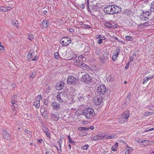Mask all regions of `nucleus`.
<instances>
[{"mask_svg": "<svg viewBox=\"0 0 154 154\" xmlns=\"http://www.w3.org/2000/svg\"><path fill=\"white\" fill-rule=\"evenodd\" d=\"M83 115L88 119H90L93 117L95 113L93 109L88 108L84 109L83 111Z\"/></svg>", "mask_w": 154, "mask_h": 154, "instance_id": "nucleus-1", "label": "nucleus"}, {"mask_svg": "<svg viewBox=\"0 0 154 154\" xmlns=\"http://www.w3.org/2000/svg\"><path fill=\"white\" fill-rule=\"evenodd\" d=\"M70 56L68 58V60H71L73 59L74 64L76 66L79 67L80 62L79 61V60L75 59V58H76L77 57V55L74 52H72L70 54Z\"/></svg>", "mask_w": 154, "mask_h": 154, "instance_id": "nucleus-2", "label": "nucleus"}, {"mask_svg": "<svg viewBox=\"0 0 154 154\" xmlns=\"http://www.w3.org/2000/svg\"><path fill=\"white\" fill-rule=\"evenodd\" d=\"M92 79L91 76L88 74L83 75L81 78V81L86 84L90 83Z\"/></svg>", "mask_w": 154, "mask_h": 154, "instance_id": "nucleus-3", "label": "nucleus"}, {"mask_svg": "<svg viewBox=\"0 0 154 154\" xmlns=\"http://www.w3.org/2000/svg\"><path fill=\"white\" fill-rule=\"evenodd\" d=\"M67 81L68 84L75 85L77 84L78 79L73 76H70L68 78Z\"/></svg>", "mask_w": 154, "mask_h": 154, "instance_id": "nucleus-4", "label": "nucleus"}, {"mask_svg": "<svg viewBox=\"0 0 154 154\" xmlns=\"http://www.w3.org/2000/svg\"><path fill=\"white\" fill-rule=\"evenodd\" d=\"M71 41V39L70 38L64 37L61 39L60 43L63 46H67L70 43Z\"/></svg>", "mask_w": 154, "mask_h": 154, "instance_id": "nucleus-5", "label": "nucleus"}, {"mask_svg": "<svg viewBox=\"0 0 154 154\" xmlns=\"http://www.w3.org/2000/svg\"><path fill=\"white\" fill-rule=\"evenodd\" d=\"M106 87L104 85H99L97 87V91L99 94H104L106 92Z\"/></svg>", "mask_w": 154, "mask_h": 154, "instance_id": "nucleus-6", "label": "nucleus"}, {"mask_svg": "<svg viewBox=\"0 0 154 154\" xmlns=\"http://www.w3.org/2000/svg\"><path fill=\"white\" fill-rule=\"evenodd\" d=\"M150 14L151 12L149 11H143L140 16V18L142 20L146 21L148 20Z\"/></svg>", "mask_w": 154, "mask_h": 154, "instance_id": "nucleus-7", "label": "nucleus"}, {"mask_svg": "<svg viewBox=\"0 0 154 154\" xmlns=\"http://www.w3.org/2000/svg\"><path fill=\"white\" fill-rule=\"evenodd\" d=\"M103 52V54L102 56L100 55V60L102 63H104L106 62L108 58L109 55V53L108 52Z\"/></svg>", "mask_w": 154, "mask_h": 154, "instance_id": "nucleus-8", "label": "nucleus"}, {"mask_svg": "<svg viewBox=\"0 0 154 154\" xmlns=\"http://www.w3.org/2000/svg\"><path fill=\"white\" fill-rule=\"evenodd\" d=\"M63 138V137L61 136L59 140L57 143L56 146H55V147L57 148L58 153H61V144L63 142L62 140Z\"/></svg>", "mask_w": 154, "mask_h": 154, "instance_id": "nucleus-9", "label": "nucleus"}, {"mask_svg": "<svg viewBox=\"0 0 154 154\" xmlns=\"http://www.w3.org/2000/svg\"><path fill=\"white\" fill-rule=\"evenodd\" d=\"M103 100L102 97L99 96L94 98V102L96 105H100L102 103Z\"/></svg>", "mask_w": 154, "mask_h": 154, "instance_id": "nucleus-10", "label": "nucleus"}, {"mask_svg": "<svg viewBox=\"0 0 154 154\" xmlns=\"http://www.w3.org/2000/svg\"><path fill=\"white\" fill-rule=\"evenodd\" d=\"M51 106L53 107V109L56 110L59 109L60 106V104L55 101L52 102Z\"/></svg>", "mask_w": 154, "mask_h": 154, "instance_id": "nucleus-11", "label": "nucleus"}, {"mask_svg": "<svg viewBox=\"0 0 154 154\" xmlns=\"http://www.w3.org/2000/svg\"><path fill=\"white\" fill-rule=\"evenodd\" d=\"M120 51V48H118L116 49L115 52L113 53L112 59L113 61H114L117 60Z\"/></svg>", "mask_w": 154, "mask_h": 154, "instance_id": "nucleus-12", "label": "nucleus"}, {"mask_svg": "<svg viewBox=\"0 0 154 154\" xmlns=\"http://www.w3.org/2000/svg\"><path fill=\"white\" fill-rule=\"evenodd\" d=\"M105 26L107 28H116L117 27L116 25L113 22H106Z\"/></svg>", "mask_w": 154, "mask_h": 154, "instance_id": "nucleus-13", "label": "nucleus"}, {"mask_svg": "<svg viewBox=\"0 0 154 154\" xmlns=\"http://www.w3.org/2000/svg\"><path fill=\"white\" fill-rule=\"evenodd\" d=\"M112 14L119 13L121 11V8L118 6L112 5Z\"/></svg>", "mask_w": 154, "mask_h": 154, "instance_id": "nucleus-14", "label": "nucleus"}, {"mask_svg": "<svg viewBox=\"0 0 154 154\" xmlns=\"http://www.w3.org/2000/svg\"><path fill=\"white\" fill-rule=\"evenodd\" d=\"M150 23L148 22H145L144 23H140L138 26L141 29H144L150 26Z\"/></svg>", "mask_w": 154, "mask_h": 154, "instance_id": "nucleus-15", "label": "nucleus"}, {"mask_svg": "<svg viewBox=\"0 0 154 154\" xmlns=\"http://www.w3.org/2000/svg\"><path fill=\"white\" fill-rule=\"evenodd\" d=\"M64 85V83L62 81H60L56 85V88L57 90H60L62 89Z\"/></svg>", "mask_w": 154, "mask_h": 154, "instance_id": "nucleus-16", "label": "nucleus"}, {"mask_svg": "<svg viewBox=\"0 0 154 154\" xmlns=\"http://www.w3.org/2000/svg\"><path fill=\"white\" fill-rule=\"evenodd\" d=\"M49 22L46 20L44 19L42 22L41 27L42 28H46L49 25Z\"/></svg>", "mask_w": 154, "mask_h": 154, "instance_id": "nucleus-17", "label": "nucleus"}, {"mask_svg": "<svg viewBox=\"0 0 154 154\" xmlns=\"http://www.w3.org/2000/svg\"><path fill=\"white\" fill-rule=\"evenodd\" d=\"M118 121L119 123L123 124L126 122L127 120L126 118H124V117L121 115L119 116Z\"/></svg>", "mask_w": 154, "mask_h": 154, "instance_id": "nucleus-18", "label": "nucleus"}, {"mask_svg": "<svg viewBox=\"0 0 154 154\" xmlns=\"http://www.w3.org/2000/svg\"><path fill=\"white\" fill-rule=\"evenodd\" d=\"M154 77V75H152L151 76H147L145 77L143 79V84H144L146 83L148 80L151 79Z\"/></svg>", "mask_w": 154, "mask_h": 154, "instance_id": "nucleus-19", "label": "nucleus"}, {"mask_svg": "<svg viewBox=\"0 0 154 154\" xmlns=\"http://www.w3.org/2000/svg\"><path fill=\"white\" fill-rule=\"evenodd\" d=\"M3 135L4 138L6 140H8L10 138L8 132L6 130H4L3 132Z\"/></svg>", "mask_w": 154, "mask_h": 154, "instance_id": "nucleus-20", "label": "nucleus"}, {"mask_svg": "<svg viewBox=\"0 0 154 154\" xmlns=\"http://www.w3.org/2000/svg\"><path fill=\"white\" fill-rule=\"evenodd\" d=\"M110 6L108 5L104 9V12L108 14H111V11H110Z\"/></svg>", "mask_w": 154, "mask_h": 154, "instance_id": "nucleus-21", "label": "nucleus"}, {"mask_svg": "<svg viewBox=\"0 0 154 154\" xmlns=\"http://www.w3.org/2000/svg\"><path fill=\"white\" fill-rule=\"evenodd\" d=\"M121 115L124 117V118H126L127 120H128V119L129 116V112L128 111H126L123 112L122 114Z\"/></svg>", "mask_w": 154, "mask_h": 154, "instance_id": "nucleus-22", "label": "nucleus"}, {"mask_svg": "<svg viewBox=\"0 0 154 154\" xmlns=\"http://www.w3.org/2000/svg\"><path fill=\"white\" fill-rule=\"evenodd\" d=\"M84 69H88L89 67L85 63H83L81 64L80 63L79 67Z\"/></svg>", "mask_w": 154, "mask_h": 154, "instance_id": "nucleus-23", "label": "nucleus"}, {"mask_svg": "<svg viewBox=\"0 0 154 154\" xmlns=\"http://www.w3.org/2000/svg\"><path fill=\"white\" fill-rule=\"evenodd\" d=\"M51 117L53 120L57 121L59 119V117L58 115L52 113L51 115Z\"/></svg>", "mask_w": 154, "mask_h": 154, "instance_id": "nucleus-24", "label": "nucleus"}, {"mask_svg": "<svg viewBox=\"0 0 154 154\" xmlns=\"http://www.w3.org/2000/svg\"><path fill=\"white\" fill-rule=\"evenodd\" d=\"M116 137V136L114 134L109 135L106 134V139H112Z\"/></svg>", "mask_w": 154, "mask_h": 154, "instance_id": "nucleus-25", "label": "nucleus"}, {"mask_svg": "<svg viewBox=\"0 0 154 154\" xmlns=\"http://www.w3.org/2000/svg\"><path fill=\"white\" fill-rule=\"evenodd\" d=\"M60 93H59L57 94V101L60 103H63V101L62 99L61 98V97L60 96Z\"/></svg>", "mask_w": 154, "mask_h": 154, "instance_id": "nucleus-26", "label": "nucleus"}, {"mask_svg": "<svg viewBox=\"0 0 154 154\" xmlns=\"http://www.w3.org/2000/svg\"><path fill=\"white\" fill-rule=\"evenodd\" d=\"M78 59L79 60V61L80 62L82 61L84 62L86 60L85 58L82 55L79 56L78 57Z\"/></svg>", "mask_w": 154, "mask_h": 154, "instance_id": "nucleus-27", "label": "nucleus"}, {"mask_svg": "<svg viewBox=\"0 0 154 154\" xmlns=\"http://www.w3.org/2000/svg\"><path fill=\"white\" fill-rule=\"evenodd\" d=\"M118 143H116L115 144V145L111 147L112 150L113 151H116L118 149Z\"/></svg>", "mask_w": 154, "mask_h": 154, "instance_id": "nucleus-28", "label": "nucleus"}, {"mask_svg": "<svg viewBox=\"0 0 154 154\" xmlns=\"http://www.w3.org/2000/svg\"><path fill=\"white\" fill-rule=\"evenodd\" d=\"M40 100H36L34 103L33 105L35 106L37 108H38L40 107Z\"/></svg>", "mask_w": 154, "mask_h": 154, "instance_id": "nucleus-29", "label": "nucleus"}, {"mask_svg": "<svg viewBox=\"0 0 154 154\" xmlns=\"http://www.w3.org/2000/svg\"><path fill=\"white\" fill-rule=\"evenodd\" d=\"M33 53V51L32 50H31L29 53L27 55V57L29 59H31L33 56L32 53Z\"/></svg>", "mask_w": 154, "mask_h": 154, "instance_id": "nucleus-30", "label": "nucleus"}, {"mask_svg": "<svg viewBox=\"0 0 154 154\" xmlns=\"http://www.w3.org/2000/svg\"><path fill=\"white\" fill-rule=\"evenodd\" d=\"M133 149L131 147H128L125 151V154H131L132 152Z\"/></svg>", "mask_w": 154, "mask_h": 154, "instance_id": "nucleus-31", "label": "nucleus"}, {"mask_svg": "<svg viewBox=\"0 0 154 154\" xmlns=\"http://www.w3.org/2000/svg\"><path fill=\"white\" fill-rule=\"evenodd\" d=\"M81 128V130H82L83 129V130L85 131H88V130L89 128H90L91 130H93L94 128V127L93 126H91L90 127L88 128H87L86 127H80L79 129Z\"/></svg>", "mask_w": 154, "mask_h": 154, "instance_id": "nucleus-32", "label": "nucleus"}, {"mask_svg": "<svg viewBox=\"0 0 154 154\" xmlns=\"http://www.w3.org/2000/svg\"><path fill=\"white\" fill-rule=\"evenodd\" d=\"M28 39L31 41L34 38L33 35L31 33L28 34Z\"/></svg>", "mask_w": 154, "mask_h": 154, "instance_id": "nucleus-33", "label": "nucleus"}, {"mask_svg": "<svg viewBox=\"0 0 154 154\" xmlns=\"http://www.w3.org/2000/svg\"><path fill=\"white\" fill-rule=\"evenodd\" d=\"M154 114V112H146L144 113V115L145 116H148Z\"/></svg>", "mask_w": 154, "mask_h": 154, "instance_id": "nucleus-34", "label": "nucleus"}, {"mask_svg": "<svg viewBox=\"0 0 154 154\" xmlns=\"http://www.w3.org/2000/svg\"><path fill=\"white\" fill-rule=\"evenodd\" d=\"M8 8L9 7H0V11H2L3 12L5 11L8 10Z\"/></svg>", "mask_w": 154, "mask_h": 154, "instance_id": "nucleus-35", "label": "nucleus"}, {"mask_svg": "<svg viewBox=\"0 0 154 154\" xmlns=\"http://www.w3.org/2000/svg\"><path fill=\"white\" fill-rule=\"evenodd\" d=\"M150 10L151 11L154 13V0L151 3Z\"/></svg>", "mask_w": 154, "mask_h": 154, "instance_id": "nucleus-36", "label": "nucleus"}, {"mask_svg": "<svg viewBox=\"0 0 154 154\" xmlns=\"http://www.w3.org/2000/svg\"><path fill=\"white\" fill-rule=\"evenodd\" d=\"M125 38L127 41H132L133 40V38L131 36H127L125 37Z\"/></svg>", "mask_w": 154, "mask_h": 154, "instance_id": "nucleus-37", "label": "nucleus"}, {"mask_svg": "<svg viewBox=\"0 0 154 154\" xmlns=\"http://www.w3.org/2000/svg\"><path fill=\"white\" fill-rule=\"evenodd\" d=\"M102 140L106 139V134L103 133L99 134Z\"/></svg>", "mask_w": 154, "mask_h": 154, "instance_id": "nucleus-38", "label": "nucleus"}, {"mask_svg": "<svg viewBox=\"0 0 154 154\" xmlns=\"http://www.w3.org/2000/svg\"><path fill=\"white\" fill-rule=\"evenodd\" d=\"M11 23L13 25L16 27L17 26V24H18V22L15 20H13Z\"/></svg>", "mask_w": 154, "mask_h": 154, "instance_id": "nucleus-39", "label": "nucleus"}, {"mask_svg": "<svg viewBox=\"0 0 154 154\" xmlns=\"http://www.w3.org/2000/svg\"><path fill=\"white\" fill-rule=\"evenodd\" d=\"M68 139L69 143H74V142L73 140L71 139L69 135H68Z\"/></svg>", "mask_w": 154, "mask_h": 154, "instance_id": "nucleus-40", "label": "nucleus"}, {"mask_svg": "<svg viewBox=\"0 0 154 154\" xmlns=\"http://www.w3.org/2000/svg\"><path fill=\"white\" fill-rule=\"evenodd\" d=\"M89 147V146L88 144H86L82 146V149H83L86 150Z\"/></svg>", "mask_w": 154, "mask_h": 154, "instance_id": "nucleus-41", "label": "nucleus"}, {"mask_svg": "<svg viewBox=\"0 0 154 154\" xmlns=\"http://www.w3.org/2000/svg\"><path fill=\"white\" fill-rule=\"evenodd\" d=\"M54 56L55 58L56 59H58L59 58V54L58 52H56L54 53Z\"/></svg>", "mask_w": 154, "mask_h": 154, "instance_id": "nucleus-42", "label": "nucleus"}, {"mask_svg": "<svg viewBox=\"0 0 154 154\" xmlns=\"http://www.w3.org/2000/svg\"><path fill=\"white\" fill-rule=\"evenodd\" d=\"M82 27L84 29H86V28H91V26L88 25L84 24Z\"/></svg>", "mask_w": 154, "mask_h": 154, "instance_id": "nucleus-43", "label": "nucleus"}, {"mask_svg": "<svg viewBox=\"0 0 154 154\" xmlns=\"http://www.w3.org/2000/svg\"><path fill=\"white\" fill-rule=\"evenodd\" d=\"M104 39V38H101L98 39L97 41V43L99 44H101L102 43L103 40Z\"/></svg>", "mask_w": 154, "mask_h": 154, "instance_id": "nucleus-44", "label": "nucleus"}, {"mask_svg": "<svg viewBox=\"0 0 154 154\" xmlns=\"http://www.w3.org/2000/svg\"><path fill=\"white\" fill-rule=\"evenodd\" d=\"M5 50L4 47L2 45L0 46V51L2 52H4Z\"/></svg>", "mask_w": 154, "mask_h": 154, "instance_id": "nucleus-45", "label": "nucleus"}, {"mask_svg": "<svg viewBox=\"0 0 154 154\" xmlns=\"http://www.w3.org/2000/svg\"><path fill=\"white\" fill-rule=\"evenodd\" d=\"M97 137V135L94 136L92 137L91 139L92 140H98V138Z\"/></svg>", "mask_w": 154, "mask_h": 154, "instance_id": "nucleus-46", "label": "nucleus"}, {"mask_svg": "<svg viewBox=\"0 0 154 154\" xmlns=\"http://www.w3.org/2000/svg\"><path fill=\"white\" fill-rule=\"evenodd\" d=\"M46 136H47L48 137H50V133L49 132V130H48V131H46V132H45Z\"/></svg>", "mask_w": 154, "mask_h": 154, "instance_id": "nucleus-47", "label": "nucleus"}, {"mask_svg": "<svg viewBox=\"0 0 154 154\" xmlns=\"http://www.w3.org/2000/svg\"><path fill=\"white\" fill-rule=\"evenodd\" d=\"M148 108L150 110H153L154 109V106L153 105H150L148 106Z\"/></svg>", "mask_w": 154, "mask_h": 154, "instance_id": "nucleus-48", "label": "nucleus"}, {"mask_svg": "<svg viewBox=\"0 0 154 154\" xmlns=\"http://www.w3.org/2000/svg\"><path fill=\"white\" fill-rule=\"evenodd\" d=\"M35 74H36L35 72H32L30 75V78H33L35 76Z\"/></svg>", "mask_w": 154, "mask_h": 154, "instance_id": "nucleus-49", "label": "nucleus"}, {"mask_svg": "<svg viewBox=\"0 0 154 154\" xmlns=\"http://www.w3.org/2000/svg\"><path fill=\"white\" fill-rule=\"evenodd\" d=\"M96 38L97 39H100L101 38H104V37H102L100 35H97L96 36Z\"/></svg>", "mask_w": 154, "mask_h": 154, "instance_id": "nucleus-50", "label": "nucleus"}, {"mask_svg": "<svg viewBox=\"0 0 154 154\" xmlns=\"http://www.w3.org/2000/svg\"><path fill=\"white\" fill-rule=\"evenodd\" d=\"M43 130L45 132H46V131H48L49 130L48 128L46 126H44Z\"/></svg>", "mask_w": 154, "mask_h": 154, "instance_id": "nucleus-51", "label": "nucleus"}, {"mask_svg": "<svg viewBox=\"0 0 154 154\" xmlns=\"http://www.w3.org/2000/svg\"><path fill=\"white\" fill-rule=\"evenodd\" d=\"M130 64V62H128V63H127L125 67V69H128L129 65Z\"/></svg>", "mask_w": 154, "mask_h": 154, "instance_id": "nucleus-52", "label": "nucleus"}, {"mask_svg": "<svg viewBox=\"0 0 154 154\" xmlns=\"http://www.w3.org/2000/svg\"><path fill=\"white\" fill-rule=\"evenodd\" d=\"M37 97L38 98V100H40L42 99V97L41 94L38 95L37 96Z\"/></svg>", "mask_w": 154, "mask_h": 154, "instance_id": "nucleus-53", "label": "nucleus"}, {"mask_svg": "<svg viewBox=\"0 0 154 154\" xmlns=\"http://www.w3.org/2000/svg\"><path fill=\"white\" fill-rule=\"evenodd\" d=\"M97 137H98L97 139L98 140H102L99 134L97 135Z\"/></svg>", "mask_w": 154, "mask_h": 154, "instance_id": "nucleus-54", "label": "nucleus"}, {"mask_svg": "<svg viewBox=\"0 0 154 154\" xmlns=\"http://www.w3.org/2000/svg\"><path fill=\"white\" fill-rule=\"evenodd\" d=\"M43 141L42 139H39L38 140L37 142L39 143H41Z\"/></svg>", "mask_w": 154, "mask_h": 154, "instance_id": "nucleus-55", "label": "nucleus"}, {"mask_svg": "<svg viewBox=\"0 0 154 154\" xmlns=\"http://www.w3.org/2000/svg\"><path fill=\"white\" fill-rule=\"evenodd\" d=\"M145 142H149V141L148 140H141V143H144Z\"/></svg>", "mask_w": 154, "mask_h": 154, "instance_id": "nucleus-56", "label": "nucleus"}, {"mask_svg": "<svg viewBox=\"0 0 154 154\" xmlns=\"http://www.w3.org/2000/svg\"><path fill=\"white\" fill-rule=\"evenodd\" d=\"M133 59H134L133 57H130V58H129V62L130 63L131 61H133Z\"/></svg>", "mask_w": 154, "mask_h": 154, "instance_id": "nucleus-57", "label": "nucleus"}, {"mask_svg": "<svg viewBox=\"0 0 154 154\" xmlns=\"http://www.w3.org/2000/svg\"><path fill=\"white\" fill-rule=\"evenodd\" d=\"M69 31L70 32H73L74 31V30L72 28H69Z\"/></svg>", "mask_w": 154, "mask_h": 154, "instance_id": "nucleus-58", "label": "nucleus"}, {"mask_svg": "<svg viewBox=\"0 0 154 154\" xmlns=\"http://www.w3.org/2000/svg\"><path fill=\"white\" fill-rule=\"evenodd\" d=\"M15 100H11V103H12L13 104H15Z\"/></svg>", "mask_w": 154, "mask_h": 154, "instance_id": "nucleus-59", "label": "nucleus"}, {"mask_svg": "<svg viewBox=\"0 0 154 154\" xmlns=\"http://www.w3.org/2000/svg\"><path fill=\"white\" fill-rule=\"evenodd\" d=\"M37 59V58H36V57L35 56V57H34V58L33 59H32L31 60H32V61H35V60H36Z\"/></svg>", "mask_w": 154, "mask_h": 154, "instance_id": "nucleus-60", "label": "nucleus"}, {"mask_svg": "<svg viewBox=\"0 0 154 154\" xmlns=\"http://www.w3.org/2000/svg\"><path fill=\"white\" fill-rule=\"evenodd\" d=\"M11 85H12V87L14 88L16 87V84L15 83H13Z\"/></svg>", "mask_w": 154, "mask_h": 154, "instance_id": "nucleus-61", "label": "nucleus"}, {"mask_svg": "<svg viewBox=\"0 0 154 154\" xmlns=\"http://www.w3.org/2000/svg\"><path fill=\"white\" fill-rule=\"evenodd\" d=\"M110 11H111V14H112V5H110Z\"/></svg>", "mask_w": 154, "mask_h": 154, "instance_id": "nucleus-62", "label": "nucleus"}, {"mask_svg": "<svg viewBox=\"0 0 154 154\" xmlns=\"http://www.w3.org/2000/svg\"><path fill=\"white\" fill-rule=\"evenodd\" d=\"M78 23H79V24L80 25H82L83 26V25L84 24H83V22H78Z\"/></svg>", "mask_w": 154, "mask_h": 154, "instance_id": "nucleus-63", "label": "nucleus"}, {"mask_svg": "<svg viewBox=\"0 0 154 154\" xmlns=\"http://www.w3.org/2000/svg\"><path fill=\"white\" fill-rule=\"evenodd\" d=\"M13 105L15 108H17L18 105L16 104L15 103V104H14Z\"/></svg>", "mask_w": 154, "mask_h": 154, "instance_id": "nucleus-64", "label": "nucleus"}]
</instances>
